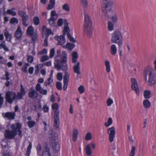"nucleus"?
I'll return each mask as SVG.
<instances>
[{"label":"nucleus","mask_w":156,"mask_h":156,"mask_svg":"<svg viewBox=\"0 0 156 156\" xmlns=\"http://www.w3.org/2000/svg\"><path fill=\"white\" fill-rule=\"evenodd\" d=\"M29 66V64L28 63H26L25 65L21 69L22 71L25 73H27V67Z\"/></svg>","instance_id":"43"},{"label":"nucleus","mask_w":156,"mask_h":156,"mask_svg":"<svg viewBox=\"0 0 156 156\" xmlns=\"http://www.w3.org/2000/svg\"><path fill=\"white\" fill-rule=\"evenodd\" d=\"M22 34V31L21 27L20 26H19L14 34L16 39L17 40L19 39L21 37Z\"/></svg>","instance_id":"17"},{"label":"nucleus","mask_w":156,"mask_h":156,"mask_svg":"<svg viewBox=\"0 0 156 156\" xmlns=\"http://www.w3.org/2000/svg\"><path fill=\"white\" fill-rule=\"evenodd\" d=\"M78 90L80 93L82 94L84 91V88L83 86H80L78 88Z\"/></svg>","instance_id":"53"},{"label":"nucleus","mask_w":156,"mask_h":156,"mask_svg":"<svg viewBox=\"0 0 156 156\" xmlns=\"http://www.w3.org/2000/svg\"><path fill=\"white\" fill-rule=\"evenodd\" d=\"M58 14L56 13L55 10H52L51 13V19H54V18H55L54 17L56 16L57 17Z\"/></svg>","instance_id":"44"},{"label":"nucleus","mask_w":156,"mask_h":156,"mask_svg":"<svg viewBox=\"0 0 156 156\" xmlns=\"http://www.w3.org/2000/svg\"><path fill=\"white\" fill-rule=\"evenodd\" d=\"M108 29L109 31H112L114 30V24L111 22H109L108 23Z\"/></svg>","instance_id":"37"},{"label":"nucleus","mask_w":156,"mask_h":156,"mask_svg":"<svg viewBox=\"0 0 156 156\" xmlns=\"http://www.w3.org/2000/svg\"><path fill=\"white\" fill-rule=\"evenodd\" d=\"M80 2L83 8L85 9L87 7L88 5L87 0H80Z\"/></svg>","instance_id":"30"},{"label":"nucleus","mask_w":156,"mask_h":156,"mask_svg":"<svg viewBox=\"0 0 156 156\" xmlns=\"http://www.w3.org/2000/svg\"><path fill=\"white\" fill-rule=\"evenodd\" d=\"M19 15L22 18V23L23 25L27 27L28 25L26 23V22L28 19V16L22 10H20L18 12Z\"/></svg>","instance_id":"9"},{"label":"nucleus","mask_w":156,"mask_h":156,"mask_svg":"<svg viewBox=\"0 0 156 156\" xmlns=\"http://www.w3.org/2000/svg\"><path fill=\"white\" fill-rule=\"evenodd\" d=\"M151 91L149 90H145L144 92V98L146 99H148L150 98Z\"/></svg>","instance_id":"28"},{"label":"nucleus","mask_w":156,"mask_h":156,"mask_svg":"<svg viewBox=\"0 0 156 156\" xmlns=\"http://www.w3.org/2000/svg\"><path fill=\"white\" fill-rule=\"evenodd\" d=\"M69 74L68 72H65V74L64 77L63 81L69 82Z\"/></svg>","instance_id":"41"},{"label":"nucleus","mask_w":156,"mask_h":156,"mask_svg":"<svg viewBox=\"0 0 156 156\" xmlns=\"http://www.w3.org/2000/svg\"><path fill=\"white\" fill-rule=\"evenodd\" d=\"M57 78L59 81L61 80L62 79V74L61 73H58L57 75Z\"/></svg>","instance_id":"51"},{"label":"nucleus","mask_w":156,"mask_h":156,"mask_svg":"<svg viewBox=\"0 0 156 156\" xmlns=\"http://www.w3.org/2000/svg\"><path fill=\"white\" fill-rule=\"evenodd\" d=\"M67 35L68 38L70 40V41L73 43L76 42V40L71 36L69 33H67Z\"/></svg>","instance_id":"36"},{"label":"nucleus","mask_w":156,"mask_h":156,"mask_svg":"<svg viewBox=\"0 0 156 156\" xmlns=\"http://www.w3.org/2000/svg\"><path fill=\"white\" fill-rule=\"evenodd\" d=\"M111 151L112 154L114 156H116L118 153V151L117 149H116V147L115 145L112 147Z\"/></svg>","instance_id":"32"},{"label":"nucleus","mask_w":156,"mask_h":156,"mask_svg":"<svg viewBox=\"0 0 156 156\" xmlns=\"http://www.w3.org/2000/svg\"><path fill=\"white\" fill-rule=\"evenodd\" d=\"M106 103L108 106H110L113 103V101L111 98H109L107 99Z\"/></svg>","instance_id":"58"},{"label":"nucleus","mask_w":156,"mask_h":156,"mask_svg":"<svg viewBox=\"0 0 156 156\" xmlns=\"http://www.w3.org/2000/svg\"><path fill=\"white\" fill-rule=\"evenodd\" d=\"M49 110V107L47 105H44L43 108V110L45 112H48Z\"/></svg>","instance_id":"64"},{"label":"nucleus","mask_w":156,"mask_h":156,"mask_svg":"<svg viewBox=\"0 0 156 156\" xmlns=\"http://www.w3.org/2000/svg\"><path fill=\"white\" fill-rule=\"evenodd\" d=\"M22 126L20 123L18 122L16 124H12L10 125V128L5 130L4 133L5 138L9 140L13 139L17 134L22 136L23 134L21 130Z\"/></svg>","instance_id":"1"},{"label":"nucleus","mask_w":156,"mask_h":156,"mask_svg":"<svg viewBox=\"0 0 156 156\" xmlns=\"http://www.w3.org/2000/svg\"><path fill=\"white\" fill-rule=\"evenodd\" d=\"M3 48V49L7 51H9V49L6 46L5 41H0V49Z\"/></svg>","instance_id":"22"},{"label":"nucleus","mask_w":156,"mask_h":156,"mask_svg":"<svg viewBox=\"0 0 156 156\" xmlns=\"http://www.w3.org/2000/svg\"><path fill=\"white\" fill-rule=\"evenodd\" d=\"M55 54V49L54 48H52L50 51L49 57L50 58H52L53 57Z\"/></svg>","instance_id":"60"},{"label":"nucleus","mask_w":156,"mask_h":156,"mask_svg":"<svg viewBox=\"0 0 156 156\" xmlns=\"http://www.w3.org/2000/svg\"><path fill=\"white\" fill-rule=\"evenodd\" d=\"M55 38L58 41V44L59 45H62L66 42L65 35H62L59 36H56Z\"/></svg>","instance_id":"15"},{"label":"nucleus","mask_w":156,"mask_h":156,"mask_svg":"<svg viewBox=\"0 0 156 156\" xmlns=\"http://www.w3.org/2000/svg\"><path fill=\"white\" fill-rule=\"evenodd\" d=\"M78 131L77 129H75L73 131V142L75 141L77 139Z\"/></svg>","instance_id":"24"},{"label":"nucleus","mask_w":156,"mask_h":156,"mask_svg":"<svg viewBox=\"0 0 156 156\" xmlns=\"http://www.w3.org/2000/svg\"><path fill=\"white\" fill-rule=\"evenodd\" d=\"M117 20L118 16L116 14L113 15L111 18V21L113 23H115L117 21Z\"/></svg>","instance_id":"38"},{"label":"nucleus","mask_w":156,"mask_h":156,"mask_svg":"<svg viewBox=\"0 0 156 156\" xmlns=\"http://www.w3.org/2000/svg\"><path fill=\"white\" fill-rule=\"evenodd\" d=\"M52 147L55 152L58 151L59 150L60 145L58 143H53Z\"/></svg>","instance_id":"31"},{"label":"nucleus","mask_w":156,"mask_h":156,"mask_svg":"<svg viewBox=\"0 0 156 156\" xmlns=\"http://www.w3.org/2000/svg\"><path fill=\"white\" fill-rule=\"evenodd\" d=\"M83 14L84 15L83 28L84 33L89 37H91L93 34L92 20L85 10L83 11Z\"/></svg>","instance_id":"3"},{"label":"nucleus","mask_w":156,"mask_h":156,"mask_svg":"<svg viewBox=\"0 0 156 156\" xmlns=\"http://www.w3.org/2000/svg\"><path fill=\"white\" fill-rule=\"evenodd\" d=\"M58 104L56 103L53 104L52 105V108L53 110H58Z\"/></svg>","instance_id":"57"},{"label":"nucleus","mask_w":156,"mask_h":156,"mask_svg":"<svg viewBox=\"0 0 156 156\" xmlns=\"http://www.w3.org/2000/svg\"><path fill=\"white\" fill-rule=\"evenodd\" d=\"M72 62L73 63L75 64L73 66V70L75 73H76L77 75H79L80 74V63L79 62H76L77 60V59L78 58V54L76 52H73L72 53Z\"/></svg>","instance_id":"5"},{"label":"nucleus","mask_w":156,"mask_h":156,"mask_svg":"<svg viewBox=\"0 0 156 156\" xmlns=\"http://www.w3.org/2000/svg\"><path fill=\"white\" fill-rule=\"evenodd\" d=\"M143 105L145 108H147L150 107L151 103L148 100L145 99L143 101Z\"/></svg>","instance_id":"26"},{"label":"nucleus","mask_w":156,"mask_h":156,"mask_svg":"<svg viewBox=\"0 0 156 156\" xmlns=\"http://www.w3.org/2000/svg\"><path fill=\"white\" fill-rule=\"evenodd\" d=\"M23 95L22 94V93L18 92L17 94V95H16V99H22L23 96Z\"/></svg>","instance_id":"61"},{"label":"nucleus","mask_w":156,"mask_h":156,"mask_svg":"<svg viewBox=\"0 0 156 156\" xmlns=\"http://www.w3.org/2000/svg\"><path fill=\"white\" fill-rule=\"evenodd\" d=\"M115 2L113 0H102L101 7L103 9L109 8L111 10L114 6Z\"/></svg>","instance_id":"8"},{"label":"nucleus","mask_w":156,"mask_h":156,"mask_svg":"<svg viewBox=\"0 0 156 156\" xmlns=\"http://www.w3.org/2000/svg\"><path fill=\"white\" fill-rule=\"evenodd\" d=\"M51 29H46L45 32V34L46 37H48V36L51 34Z\"/></svg>","instance_id":"55"},{"label":"nucleus","mask_w":156,"mask_h":156,"mask_svg":"<svg viewBox=\"0 0 156 156\" xmlns=\"http://www.w3.org/2000/svg\"><path fill=\"white\" fill-rule=\"evenodd\" d=\"M49 59V57L48 55H44L41 57V61L42 62H44L48 60Z\"/></svg>","instance_id":"47"},{"label":"nucleus","mask_w":156,"mask_h":156,"mask_svg":"<svg viewBox=\"0 0 156 156\" xmlns=\"http://www.w3.org/2000/svg\"><path fill=\"white\" fill-rule=\"evenodd\" d=\"M38 93L34 88H31L28 93L29 97L32 98H36L37 97Z\"/></svg>","instance_id":"16"},{"label":"nucleus","mask_w":156,"mask_h":156,"mask_svg":"<svg viewBox=\"0 0 156 156\" xmlns=\"http://www.w3.org/2000/svg\"><path fill=\"white\" fill-rule=\"evenodd\" d=\"M37 154L38 155H40L41 154V146L40 144H38L36 148Z\"/></svg>","instance_id":"39"},{"label":"nucleus","mask_w":156,"mask_h":156,"mask_svg":"<svg viewBox=\"0 0 156 156\" xmlns=\"http://www.w3.org/2000/svg\"><path fill=\"white\" fill-rule=\"evenodd\" d=\"M4 35L5 37L6 40L9 42L11 41V35L9 34L8 31L6 29H5L4 31Z\"/></svg>","instance_id":"20"},{"label":"nucleus","mask_w":156,"mask_h":156,"mask_svg":"<svg viewBox=\"0 0 156 156\" xmlns=\"http://www.w3.org/2000/svg\"><path fill=\"white\" fill-rule=\"evenodd\" d=\"M144 79L149 86H153L156 83V78L154 70L149 67L145 68L144 73Z\"/></svg>","instance_id":"2"},{"label":"nucleus","mask_w":156,"mask_h":156,"mask_svg":"<svg viewBox=\"0 0 156 156\" xmlns=\"http://www.w3.org/2000/svg\"><path fill=\"white\" fill-rule=\"evenodd\" d=\"M74 44L70 43H67V44L62 46V47L64 48H67L69 50H72L75 47Z\"/></svg>","instance_id":"19"},{"label":"nucleus","mask_w":156,"mask_h":156,"mask_svg":"<svg viewBox=\"0 0 156 156\" xmlns=\"http://www.w3.org/2000/svg\"><path fill=\"white\" fill-rule=\"evenodd\" d=\"M27 124L30 128H31L35 125V122L33 121H29L27 122Z\"/></svg>","instance_id":"42"},{"label":"nucleus","mask_w":156,"mask_h":156,"mask_svg":"<svg viewBox=\"0 0 156 156\" xmlns=\"http://www.w3.org/2000/svg\"><path fill=\"white\" fill-rule=\"evenodd\" d=\"M49 151V148L47 146L45 145L44 148L43 149L42 156H50Z\"/></svg>","instance_id":"18"},{"label":"nucleus","mask_w":156,"mask_h":156,"mask_svg":"<svg viewBox=\"0 0 156 156\" xmlns=\"http://www.w3.org/2000/svg\"><path fill=\"white\" fill-rule=\"evenodd\" d=\"M55 3V0H50L47 7L48 10H50L53 8Z\"/></svg>","instance_id":"23"},{"label":"nucleus","mask_w":156,"mask_h":156,"mask_svg":"<svg viewBox=\"0 0 156 156\" xmlns=\"http://www.w3.org/2000/svg\"><path fill=\"white\" fill-rule=\"evenodd\" d=\"M40 65V64L37 65L35 67V74L36 75H37L39 73V67Z\"/></svg>","instance_id":"52"},{"label":"nucleus","mask_w":156,"mask_h":156,"mask_svg":"<svg viewBox=\"0 0 156 156\" xmlns=\"http://www.w3.org/2000/svg\"><path fill=\"white\" fill-rule=\"evenodd\" d=\"M110 52L112 55H115L117 52V48L116 45L114 44H112L110 48Z\"/></svg>","instance_id":"21"},{"label":"nucleus","mask_w":156,"mask_h":156,"mask_svg":"<svg viewBox=\"0 0 156 156\" xmlns=\"http://www.w3.org/2000/svg\"><path fill=\"white\" fill-rule=\"evenodd\" d=\"M35 89L40 94L43 95H46L47 94L48 91L47 90L43 89L39 83H38L36 85Z\"/></svg>","instance_id":"14"},{"label":"nucleus","mask_w":156,"mask_h":156,"mask_svg":"<svg viewBox=\"0 0 156 156\" xmlns=\"http://www.w3.org/2000/svg\"><path fill=\"white\" fill-rule=\"evenodd\" d=\"M2 94L0 93V107H1L3 104L4 98L2 96Z\"/></svg>","instance_id":"56"},{"label":"nucleus","mask_w":156,"mask_h":156,"mask_svg":"<svg viewBox=\"0 0 156 156\" xmlns=\"http://www.w3.org/2000/svg\"><path fill=\"white\" fill-rule=\"evenodd\" d=\"M33 21L35 25H38L39 23L40 20L38 16L35 17L33 19Z\"/></svg>","instance_id":"40"},{"label":"nucleus","mask_w":156,"mask_h":156,"mask_svg":"<svg viewBox=\"0 0 156 156\" xmlns=\"http://www.w3.org/2000/svg\"><path fill=\"white\" fill-rule=\"evenodd\" d=\"M108 133L109 134V140L110 142H112L115 134V127H112L109 128L108 129Z\"/></svg>","instance_id":"10"},{"label":"nucleus","mask_w":156,"mask_h":156,"mask_svg":"<svg viewBox=\"0 0 156 156\" xmlns=\"http://www.w3.org/2000/svg\"><path fill=\"white\" fill-rule=\"evenodd\" d=\"M27 34L28 35H33L34 33V28L32 26L29 27L27 30Z\"/></svg>","instance_id":"27"},{"label":"nucleus","mask_w":156,"mask_h":156,"mask_svg":"<svg viewBox=\"0 0 156 156\" xmlns=\"http://www.w3.org/2000/svg\"><path fill=\"white\" fill-rule=\"evenodd\" d=\"M112 123V119L111 117L108 118L107 123L105 122L104 124L105 126L106 127H108L110 126Z\"/></svg>","instance_id":"34"},{"label":"nucleus","mask_w":156,"mask_h":156,"mask_svg":"<svg viewBox=\"0 0 156 156\" xmlns=\"http://www.w3.org/2000/svg\"><path fill=\"white\" fill-rule=\"evenodd\" d=\"M103 11L105 14V16H109L112 13L111 10H103Z\"/></svg>","instance_id":"50"},{"label":"nucleus","mask_w":156,"mask_h":156,"mask_svg":"<svg viewBox=\"0 0 156 156\" xmlns=\"http://www.w3.org/2000/svg\"><path fill=\"white\" fill-rule=\"evenodd\" d=\"M2 115L4 118H6L9 120H12L15 119L16 114L13 112H8L3 113Z\"/></svg>","instance_id":"13"},{"label":"nucleus","mask_w":156,"mask_h":156,"mask_svg":"<svg viewBox=\"0 0 156 156\" xmlns=\"http://www.w3.org/2000/svg\"><path fill=\"white\" fill-rule=\"evenodd\" d=\"M18 21L17 19L15 17H13L10 20V23L11 24L18 23Z\"/></svg>","instance_id":"48"},{"label":"nucleus","mask_w":156,"mask_h":156,"mask_svg":"<svg viewBox=\"0 0 156 156\" xmlns=\"http://www.w3.org/2000/svg\"><path fill=\"white\" fill-rule=\"evenodd\" d=\"M92 138V136L90 133L88 132L86 135L85 139L87 140H90Z\"/></svg>","instance_id":"49"},{"label":"nucleus","mask_w":156,"mask_h":156,"mask_svg":"<svg viewBox=\"0 0 156 156\" xmlns=\"http://www.w3.org/2000/svg\"><path fill=\"white\" fill-rule=\"evenodd\" d=\"M105 65L106 67V70L108 73H109L111 70L110 63L108 60H106L105 62Z\"/></svg>","instance_id":"33"},{"label":"nucleus","mask_w":156,"mask_h":156,"mask_svg":"<svg viewBox=\"0 0 156 156\" xmlns=\"http://www.w3.org/2000/svg\"><path fill=\"white\" fill-rule=\"evenodd\" d=\"M131 88L134 90L137 95H139L140 91L138 87L137 82L136 79L134 78H132L131 80Z\"/></svg>","instance_id":"11"},{"label":"nucleus","mask_w":156,"mask_h":156,"mask_svg":"<svg viewBox=\"0 0 156 156\" xmlns=\"http://www.w3.org/2000/svg\"><path fill=\"white\" fill-rule=\"evenodd\" d=\"M7 13L12 16H14L16 15V13L13 10H7Z\"/></svg>","instance_id":"63"},{"label":"nucleus","mask_w":156,"mask_h":156,"mask_svg":"<svg viewBox=\"0 0 156 156\" xmlns=\"http://www.w3.org/2000/svg\"><path fill=\"white\" fill-rule=\"evenodd\" d=\"M85 152L88 156L92 154V151L89 145H87L85 147Z\"/></svg>","instance_id":"29"},{"label":"nucleus","mask_w":156,"mask_h":156,"mask_svg":"<svg viewBox=\"0 0 156 156\" xmlns=\"http://www.w3.org/2000/svg\"><path fill=\"white\" fill-rule=\"evenodd\" d=\"M34 59L33 57L32 56L29 55L27 58V61L28 62L30 63H32Z\"/></svg>","instance_id":"62"},{"label":"nucleus","mask_w":156,"mask_h":156,"mask_svg":"<svg viewBox=\"0 0 156 156\" xmlns=\"http://www.w3.org/2000/svg\"><path fill=\"white\" fill-rule=\"evenodd\" d=\"M135 148L134 146H132L131 147V150L129 154V156H134L135 154Z\"/></svg>","instance_id":"45"},{"label":"nucleus","mask_w":156,"mask_h":156,"mask_svg":"<svg viewBox=\"0 0 156 156\" xmlns=\"http://www.w3.org/2000/svg\"><path fill=\"white\" fill-rule=\"evenodd\" d=\"M47 53V49L45 48H44L41 51L39 52L38 53V55H41L43 54H46Z\"/></svg>","instance_id":"59"},{"label":"nucleus","mask_w":156,"mask_h":156,"mask_svg":"<svg viewBox=\"0 0 156 156\" xmlns=\"http://www.w3.org/2000/svg\"><path fill=\"white\" fill-rule=\"evenodd\" d=\"M56 19V18H54V19H51L50 18V19L48 20V23L52 27L55 26V21Z\"/></svg>","instance_id":"35"},{"label":"nucleus","mask_w":156,"mask_h":156,"mask_svg":"<svg viewBox=\"0 0 156 156\" xmlns=\"http://www.w3.org/2000/svg\"><path fill=\"white\" fill-rule=\"evenodd\" d=\"M67 53L65 51H63L62 52L61 56V59L60 60H62L63 61L66 62L67 60Z\"/></svg>","instance_id":"25"},{"label":"nucleus","mask_w":156,"mask_h":156,"mask_svg":"<svg viewBox=\"0 0 156 156\" xmlns=\"http://www.w3.org/2000/svg\"><path fill=\"white\" fill-rule=\"evenodd\" d=\"M56 86L57 88L59 90L62 89V84L61 82H57L56 83Z\"/></svg>","instance_id":"54"},{"label":"nucleus","mask_w":156,"mask_h":156,"mask_svg":"<svg viewBox=\"0 0 156 156\" xmlns=\"http://www.w3.org/2000/svg\"><path fill=\"white\" fill-rule=\"evenodd\" d=\"M16 97V94L14 92L8 91L6 93L5 97L6 101L9 104H12L13 101L15 100Z\"/></svg>","instance_id":"7"},{"label":"nucleus","mask_w":156,"mask_h":156,"mask_svg":"<svg viewBox=\"0 0 156 156\" xmlns=\"http://www.w3.org/2000/svg\"><path fill=\"white\" fill-rule=\"evenodd\" d=\"M59 112L58 110H56L55 111L54 119V126L55 128H58L59 126Z\"/></svg>","instance_id":"12"},{"label":"nucleus","mask_w":156,"mask_h":156,"mask_svg":"<svg viewBox=\"0 0 156 156\" xmlns=\"http://www.w3.org/2000/svg\"><path fill=\"white\" fill-rule=\"evenodd\" d=\"M54 67L58 70L66 71L68 69L66 62L62 60H56L54 62Z\"/></svg>","instance_id":"6"},{"label":"nucleus","mask_w":156,"mask_h":156,"mask_svg":"<svg viewBox=\"0 0 156 156\" xmlns=\"http://www.w3.org/2000/svg\"><path fill=\"white\" fill-rule=\"evenodd\" d=\"M63 35H65L67 33H69L70 30L68 26H64Z\"/></svg>","instance_id":"46"},{"label":"nucleus","mask_w":156,"mask_h":156,"mask_svg":"<svg viewBox=\"0 0 156 156\" xmlns=\"http://www.w3.org/2000/svg\"><path fill=\"white\" fill-rule=\"evenodd\" d=\"M111 41L117 44L119 48H120L122 45L123 35L120 30H115L112 34Z\"/></svg>","instance_id":"4"}]
</instances>
